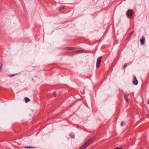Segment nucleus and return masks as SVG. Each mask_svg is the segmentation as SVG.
Segmentation results:
<instances>
[{"label": "nucleus", "instance_id": "1", "mask_svg": "<svg viewBox=\"0 0 149 149\" xmlns=\"http://www.w3.org/2000/svg\"><path fill=\"white\" fill-rule=\"evenodd\" d=\"M95 139V138L93 137L87 140L79 149H84L88 146Z\"/></svg>", "mask_w": 149, "mask_h": 149}, {"label": "nucleus", "instance_id": "2", "mask_svg": "<svg viewBox=\"0 0 149 149\" xmlns=\"http://www.w3.org/2000/svg\"><path fill=\"white\" fill-rule=\"evenodd\" d=\"M102 58V56H101L99 57L97 60L96 68H99L100 66V63Z\"/></svg>", "mask_w": 149, "mask_h": 149}, {"label": "nucleus", "instance_id": "3", "mask_svg": "<svg viewBox=\"0 0 149 149\" xmlns=\"http://www.w3.org/2000/svg\"><path fill=\"white\" fill-rule=\"evenodd\" d=\"M133 14V11L132 9H129L128 10L127 12L126 13V15L127 17L130 18L131 17Z\"/></svg>", "mask_w": 149, "mask_h": 149}, {"label": "nucleus", "instance_id": "4", "mask_svg": "<svg viewBox=\"0 0 149 149\" xmlns=\"http://www.w3.org/2000/svg\"><path fill=\"white\" fill-rule=\"evenodd\" d=\"M82 52H83V51L82 50H79L76 51L70 54L69 55L73 56L75 54H77L79 53H81Z\"/></svg>", "mask_w": 149, "mask_h": 149}, {"label": "nucleus", "instance_id": "5", "mask_svg": "<svg viewBox=\"0 0 149 149\" xmlns=\"http://www.w3.org/2000/svg\"><path fill=\"white\" fill-rule=\"evenodd\" d=\"M133 83L135 85H136L138 84V81L136 79V77L134 76L133 77Z\"/></svg>", "mask_w": 149, "mask_h": 149}, {"label": "nucleus", "instance_id": "6", "mask_svg": "<svg viewBox=\"0 0 149 149\" xmlns=\"http://www.w3.org/2000/svg\"><path fill=\"white\" fill-rule=\"evenodd\" d=\"M145 38L144 36H143L141 39L140 40V42L141 44H143L145 42Z\"/></svg>", "mask_w": 149, "mask_h": 149}, {"label": "nucleus", "instance_id": "7", "mask_svg": "<svg viewBox=\"0 0 149 149\" xmlns=\"http://www.w3.org/2000/svg\"><path fill=\"white\" fill-rule=\"evenodd\" d=\"M73 48L69 47H66L64 48V49L65 50H73Z\"/></svg>", "mask_w": 149, "mask_h": 149}, {"label": "nucleus", "instance_id": "8", "mask_svg": "<svg viewBox=\"0 0 149 149\" xmlns=\"http://www.w3.org/2000/svg\"><path fill=\"white\" fill-rule=\"evenodd\" d=\"M124 97L125 101L127 102H128L129 101V99L128 98V97L125 94H124Z\"/></svg>", "mask_w": 149, "mask_h": 149}, {"label": "nucleus", "instance_id": "9", "mask_svg": "<svg viewBox=\"0 0 149 149\" xmlns=\"http://www.w3.org/2000/svg\"><path fill=\"white\" fill-rule=\"evenodd\" d=\"M25 101L26 102H27L30 101V100L27 97H26L25 98Z\"/></svg>", "mask_w": 149, "mask_h": 149}, {"label": "nucleus", "instance_id": "10", "mask_svg": "<svg viewBox=\"0 0 149 149\" xmlns=\"http://www.w3.org/2000/svg\"><path fill=\"white\" fill-rule=\"evenodd\" d=\"M25 148H35V147H33V146H26L25 147Z\"/></svg>", "mask_w": 149, "mask_h": 149}, {"label": "nucleus", "instance_id": "11", "mask_svg": "<svg viewBox=\"0 0 149 149\" xmlns=\"http://www.w3.org/2000/svg\"><path fill=\"white\" fill-rule=\"evenodd\" d=\"M124 122L123 121H122L121 122V124H120L121 126H123L124 125Z\"/></svg>", "mask_w": 149, "mask_h": 149}, {"label": "nucleus", "instance_id": "12", "mask_svg": "<svg viewBox=\"0 0 149 149\" xmlns=\"http://www.w3.org/2000/svg\"><path fill=\"white\" fill-rule=\"evenodd\" d=\"M71 136L72 138H74V134H71Z\"/></svg>", "mask_w": 149, "mask_h": 149}, {"label": "nucleus", "instance_id": "13", "mask_svg": "<svg viewBox=\"0 0 149 149\" xmlns=\"http://www.w3.org/2000/svg\"><path fill=\"white\" fill-rule=\"evenodd\" d=\"M127 66V64L126 63H125L123 67L124 68H125Z\"/></svg>", "mask_w": 149, "mask_h": 149}, {"label": "nucleus", "instance_id": "14", "mask_svg": "<svg viewBox=\"0 0 149 149\" xmlns=\"http://www.w3.org/2000/svg\"><path fill=\"white\" fill-rule=\"evenodd\" d=\"M16 74H11V75H10V77H13Z\"/></svg>", "mask_w": 149, "mask_h": 149}, {"label": "nucleus", "instance_id": "15", "mask_svg": "<svg viewBox=\"0 0 149 149\" xmlns=\"http://www.w3.org/2000/svg\"><path fill=\"white\" fill-rule=\"evenodd\" d=\"M64 8V7H61V8H60V10H61L63 9Z\"/></svg>", "mask_w": 149, "mask_h": 149}, {"label": "nucleus", "instance_id": "16", "mask_svg": "<svg viewBox=\"0 0 149 149\" xmlns=\"http://www.w3.org/2000/svg\"><path fill=\"white\" fill-rule=\"evenodd\" d=\"M2 66H3V65L2 64L1 66L0 67V70H1L2 67Z\"/></svg>", "mask_w": 149, "mask_h": 149}, {"label": "nucleus", "instance_id": "17", "mask_svg": "<svg viewBox=\"0 0 149 149\" xmlns=\"http://www.w3.org/2000/svg\"><path fill=\"white\" fill-rule=\"evenodd\" d=\"M133 34V33H132V32H131L130 33V35L131 36V35H132V34Z\"/></svg>", "mask_w": 149, "mask_h": 149}, {"label": "nucleus", "instance_id": "18", "mask_svg": "<svg viewBox=\"0 0 149 149\" xmlns=\"http://www.w3.org/2000/svg\"><path fill=\"white\" fill-rule=\"evenodd\" d=\"M147 104H149V100L147 102Z\"/></svg>", "mask_w": 149, "mask_h": 149}, {"label": "nucleus", "instance_id": "19", "mask_svg": "<svg viewBox=\"0 0 149 149\" xmlns=\"http://www.w3.org/2000/svg\"><path fill=\"white\" fill-rule=\"evenodd\" d=\"M134 31H133L131 32L132 33H134Z\"/></svg>", "mask_w": 149, "mask_h": 149}]
</instances>
